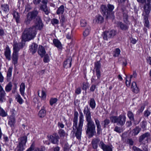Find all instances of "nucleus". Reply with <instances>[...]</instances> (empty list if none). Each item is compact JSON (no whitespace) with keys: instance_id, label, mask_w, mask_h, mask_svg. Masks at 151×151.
Listing matches in <instances>:
<instances>
[{"instance_id":"obj_12","label":"nucleus","mask_w":151,"mask_h":151,"mask_svg":"<svg viewBox=\"0 0 151 151\" xmlns=\"http://www.w3.org/2000/svg\"><path fill=\"white\" fill-rule=\"evenodd\" d=\"M83 113L85 116L87 122L92 121L91 118V114L89 108L88 106H86L84 108Z\"/></svg>"},{"instance_id":"obj_16","label":"nucleus","mask_w":151,"mask_h":151,"mask_svg":"<svg viewBox=\"0 0 151 151\" xmlns=\"http://www.w3.org/2000/svg\"><path fill=\"white\" fill-rule=\"evenodd\" d=\"M100 142V140L98 138H95L93 139L91 141L93 148L94 149H97L98 147V145Z\"/></svg>"},{"instance_id":"obj_9","label":"nucleus","mask_w":151,"mask_h":151,"mask_svg":"<svg viewBox=\"0 0 151 151\" xmlns=\"http://www.w3.org/2000/svg\"><path fill=\"white\" fill-rule=\"evenodd\" d=\"M116 32L114 30H111L104 32L103 38L107 40L108 39L113 38L116 34Z\"/></svg>"},{"instance_id":"obj_18","label":"nucleus","mask_w":151,"mask_h":151,"mask_svg":"<svg viewBox=\"0 0 151 151\" xmlns=\"http://www.w3.org/2000/svg\"><path fill=\"white\" fill-rule=\"evenodd\" d=\"M14 115V114H12L9 117V120L8 122L9 125L12 127H14L15 123V119Z\"/></svg>"},{"instance_id":"obj_47","label":"nucleus","mask_w":151,"mask_h":151,"mask_svg":"<svg viewBox=\"0 0 151 151\" xmlns=\"http://www.w3.org/2000/svg\"><path fill=\"white\" fill-rule=\"evenodd\" d=\"M120 50L119 48H116L114 51V54L113 55L114 57H118L120 54Z\"/></svg>"},{"instance_id":"obj_26","label":"nucleus","mask_w":151,"mask_h":151,"mask_svg":"<svg viewBox=\"0 0 151 151\" xmlns=\"http://www.w3.org/2000/svg\"><path fill=\"white\" fill-rule=\"evenodd\" d=\"M90 107L92 109H93L96 107V102L93 98H91L88 102Z\"/></svg>"},{"instance_id":"obj_23","label":"nucleus","mask_w":151,"mask_h":151,"mask_svg":"<svg viewBox=\"0 0 151 151\" xmlns=\"http://www.w3.org/2000/svg\"><path fill=\"white\" fill-rule=\"evenodd\" d=\"M47 4H42L40 5V9L44 11L46 14H48L49 12L47 7Z\"/></svg>"},{"instance_id":"obj_15","label":"nucleus","mask_w":151,"mask_h":151,"mask_svg":"<svg viewBox=\"0 0 151 151\" xmlns=\"http://www.w3.org/2000/svg\"><path fill=\"white\" fill-rule=\"evenodd\" d=\"M94 120L97 127V134L98 135H99L102 132L101 127L100 125V121L97 118H94Z\"/></svg>"},{"instance_id":"obj_63","label":"nucleus","mask_w":151,"mask_h":151,"mask_svg":"<svg viewBox=\"0 0 151 151\" xmlns=\"http://www.w3.org/2000/svg\"><path fill=\"white\" fill-rule=\"evenodd\" d=\"M34 145L33 144H32L30 147L26 151H32L34 149Z\"/></svg>"},{"instance_id":"obj_6","label":"nucleus","mask_w":151,"mask_h":151,"mask_svg":"<svg viewBox=\"0 0 151 151\" xmlns=\"http://www.w3.org/2000/svg\"><path fill=\"white\" fill-rule=\"evenodd\" d=\"M19 139V142L15 149V151H23L25 149L27 137L26 136H23L20 138Z\"/></svg>"},{"instance_id":"obj_59","label":"nucleus","mask_w":151,"mask_h":151,"mask_svg":"<svg viewBox=\"0 0 151 151\" xmlns=\"http://www.w3.org/2000/svg\"><path fill=\"white\" fill-rule=\"evenodd\" d=\"M127 79L128 78L126 77L125 82L127 86L129 87L130 86L131 81L130 80V79H129V80L128 81Z\"/></svg>"},{"instance_id":"obj_40","label":"nucleus","mask_w":151,"mask_h":151,"mask_svg":"<svg viewBox=\"0 0 151 151\" xmlns=\"http://www.w3.org/2000/svg\"><path fill=\"white\" fill-rule=\"evenodd\" d=\"M7 113L0 106V116L5 117L7 116Z\"/></svg>"},{"instance_id":"obj_25","label":"nucleus","mask_w":151,"mask_h":151,"mask_svg":"<svg viewBox=\"0 0 151 151\" xmlns=\"http://www.w3.org/2000/svg\"><path fill=\"white\" fill-rule=\"evenodd\" d=\"M131 89L132 91L135 93H138L139 91V89L137 87L136 83L134 82H133L132 83L131 85Z\"/></svg>"},{"instance_id":"obj_27","label":"nucleus","mask_w":151,"mask_h":151,"mask_svg":"<svg viewBox=\"0 0 151 151\" xmlns=\"http://www.w3.org/2000/svg\"><path fill=\"white\" fill-rule=\"evenodd\" d=\"M38 45L37 44L33 43L32 44L30 48V50L32 54L35 53L37 51Z\"/></svg>"},{"instance_id":"obj_54","label":"nucleus","mask_w":151,"mask_h":151,"mask_svg":"<svg viewBox=\"0 0 151 151\" xmlns=\"http://www.w3.org/2000/svg\"><path fill=\"white\" fill-rule=\"evenodd\" d=\"M137 1L139 3L142 4H145L148 2H149L151 1V0H137Z\"/></svg>"},{"instance_id":"obj_17","label":"nucleus","mask_w":151,"mask_h":151,"mask_svg":"<svg viewBox=\"0 0 151 151\" xmlns=\"http://www.w3.org/2000/svg\"><path fill=\"white\" fill-rule=\"evenodd\" d=\"M11 50L8 46L5 50L4 55L6 58L9 60H11Z\"/></svg>"},{"instance_id":"obj_21","label":"nucleus","mask_w":151,"mask_h":151,"mask_svg":"<svg viewBox=\"0 0 151 151\" xmlns=\"http://www.w3.org/2000/svg\"><path fill=\"white\" fill-rule=\"evenodd\" d=\"M38 52L41 57H43L44 55L45 54L46 52L43 47L42 46H39Z\"/></svg>"},{"instance_id":"obj_60","label":"nucleus","mask_w":151,"mask_h":151,"mask_svg":"<svg viewBox=\"0 0 151 151\" xmlns=\"http://www.w3.org/2000/svg\"><path fill=\"white\" fill-rule=\"evenodd\" d=\"M61 17V18L60 19V22L61 23H63L65 22L66 19L64 16L63 15H62Z\"/></svg>"},{"instance_id":"obj_20","label":"nucleus","mask_w":151,"mask_h":151,"mask_svg":"<svg viewBox=\"0 0 151 151\" xmlns=\"http://www.w3.org/2000/svg\"><path fill=\"white\" fill-rule=\"evenodd\" d=\"M72 58L69 57L64 62L63 66L65 68H68L71 67V65Z\"/></svg>"},{"instance_id":"obj_42","label":"nucleus","mask_w":151,"mask_h":151,"mask_svg":"<svg viewBox=\"0 0 151 151\" xmlns=\"http://www.w3.org/2000/svg\"><path fill=\"white\" fill-rule=\"evenodd\" d=\"M43 62L45 63H48L50 60V57L48 55L46 54L44 56Z\"/></svg>"},{"instance_id":"obj_61","label":"nucleus","mask_w":151,"mask_h":151,"mask_svg":"<svg viewBox=\"0 0 151 151\" xmlns=\"http://www.w3.org/2000/svg\"><path fill=\"white\" fill-rule=\"evenodd\" d=\"M72 31L66 34V38L68 39H70L71 37Z\"/></svg>"},{"instance_id":"obj_62","label":"nucleus","mask_w":151,"mask_h":151,"mask_svg":"<svg viewBox=\"0 0 151 151\" xmlns=\"http://www.w3.org/2000/svg\"><path fill=\"white\" fill-rule=\"evenodd\" d=\"M45 148L43 147L40 148H36L34 151H45Z\"/></svg>"},{"instance_id":"obj_44","label":"nucleus","mask_w":151,"mask_h":151,"mask_svg":"<svg viewBox=\"0 0 151 151\" xmlns=\"http://www.w3.org/2000/svg\"><path fill=\"white\" fill-rule=\"evenodd\" d=\"M101 67V64L100 61H98L96 62L95 63V68L96 70H100Z\"/></svg>"},{"instance_id":"obj_41","label":"nucleus","mask_w":151,"mask_h":151,"mask_svg":"<svg viewBox=\"0 0 151 151\" xmlns=\"http://www.w3.org/2000/svg\"><path fill=\"white\" fill-rule=\"evenodd\" d=\"M91 30V28L90 27H87L83 33V35L84 36L86 37L89 34Z\"/></svg>"},{"instance_id":"obj_49","label":"nucleus","mask_w":151,"mask_h":151,"mask_svg":"<svg viewBox=\"0 0 151 151\" xmlns=\"http://www.w3.org/2000/svg\"><path fill=\"white\" fill-rule=\"evenodd\" d=\"M114 131L118 133H121L123 131L122 128L118 127L117 126H116L115 127L114 129Z\"/></svg>"},{"instance_id":"obj_7","label":"nucleus","mask_w":151,"mask_h":151,"mask_svg":"<svg viewBox=\"0 0 151 151\" xmlns=\"http://www.w3.org/2000/svg\"><path fill=\"white\" fill-rule=\"evenodd\" d=\"M38 14V12L37 11H34L29 12L27 15L26 18L25 19L24 23L27 25L29 24L31 21L36 18Z\"/></svg>"},{"instance_id":"obj_50","label":"nucleus","mask_w":151,"mask_h":151,"mask_svg":"<svg viewBox=\"0 0 151 151\" xmlns=\"http://www.w3.org/2000/svg\"><path fill=\"white\" fill-rule=\"evenodd\" d=\"M88 86V83L87 82H84L82 83V89L83 90H86Z\"/></svg>"},{"instance_id":"obj_4","label":"nucleus","mask_w":151,"mask_h":151,"mask_svg":"<svg viewBox=\"0 0 151 151\" xmlns=\"http://www.w3.org/2000/svg\"><path fill=\"white\" fill-rule=\"evenodd\" d=\"M111 122L114 123H116L117 124L122 126L126 122V117L123 115H120L119 116H112L110 117Z\"/></svg>"},{"instance_id":"obj_24","label":"nucleus","mask_w":151,"mask_h":151,"mask_svg":"<svg viewBox=\"0 0 151 151\" xmlns=\"http://www.w3.org/2000/svg\"><path fill=\"white\" fill-rule=\"evenodd\" d=\"M53 43L55 46L59 49H61L62 47V45L58 39H54Z\"/></svg>"},{"instance_id":"obj_57","label":"nucleus","mask_w":151,"mask_h":151,"mask_svg":"<svg viewBox=\"0 0 151 151\" xmlns=\"http://www.w3.org/2000/svg\"><path fill=\"white\" fill-rule=\"evenodd\" d=\"M59 134L60 136H63L65 135V132L64 130L60 129L59 131Z\"/></svg>"},{"instance_id":"obj_32","label":"nucleus","mask_w":151,"mask_h":151,"mask_svg":"<svg viewBox=\"0 0 151 151\" xmlns=\"http://www.w3.org/2000/svg\"><path fill=\"white\" fill-rule=\"evenodd\" d=\"M64 7L63 5H61L58 9L56 13L58 14H62L64 12Z\"/></svg>"},{"instance_id":"obj_14","label":"nucleus","mask_w":151,"mask_h":151,"mask_svg":"<svg viewBox=\"0 0 151 151\" xmlns=\"http://www.w3.org/2000/svg\"><path fill=\"white\" fill-rule=\"evenodd\" d=\"M59 137L57 134H54L50 136V140L53 144H57L58 142Z\"/></svg>"},{"instance_id":"obj_58","label":"nucleus","mask_w":151,"mask_h":151,"mask_svg":"<svg viewBox=\"0 0 151 151\" xmlns=\"http://www.w3.org/2000/svg\"><path fill=\"white\" fill-rule=\"evenodd\" d=\"M5 35V33L4 29L2 28H0V36L3 37Z\"/></svg>"},{"instance_id":"obj_3","label":"nucleus","mask_w":151,"mask_h":151,"mask_svg":"<svg viewBox=\"0 0 151 151\" xmlns=\"http://www.w3.org/2000/svg\"><path fill=\"white\" fill-rule=\"evenodd\" d=\"M114 9L113 5L109 4L107 6L102 5L101 6V9L104 17L107 19H113L114 18V13L113 10Z\"/></svg>"},{"instance_id":"obj_64","label":"nucleus","mask_w":151,"mask_h":151,"mask_svg":"<svg viewBox=\"0 0 151 151\" xmlns=\"http://www.w3.org/2000/svg\"><path fill=\"white\" fill-rule=\"evenodd\" d=\"M132 149L134 151H142L139 148L135 146H134L133 147Z\"/></svg>"},{"instance_id":"obj_37","label":"nucleus","mask_w":151,"mask_h":151,"mask_svg":"<svg viewBox=\"0 0 151 151\" xmlns=\"http://www.w3.org/2000/svg\"><path fill=\"white\" fill-rule=\"evenodd\" d=\"M12 84L11 82L9 83L6 86L5 90L6 92H9L12 89Z\"/></svg>"},{"instance_id":"obj_33","label":"nucleus","mask_w":151,"mask_h":151,"mask_svg":"<svg viewBox=\"0 0 151 151\" xmlns=\"http://www.w3.org/2000/svg\"><path fill=\"white\" fill-rule=\"evenodd\" d=\"M144 25L147 27H149V23L148 20L149 16L144 15Z\"/></svg>"},{"instance_id":"obj_28","label":"nucleus","mask_w":151,"mask_h":151,"mask_svg":"<svg viewBox=\"0 0 151 151\" xmlns=\"http://www.w3.org/2000/svg\"><path fill=\"white\" fill-rule=\"evenodd\" d=\"M25 88V86L24 83H22L20 86L19 91L21 95L24 96V90Z\"/></svg>"},{"instance_id":"obj_29","label":"nucleus","mask_w":151,"mask_h":151,"mask_svg":"<svg viewBox=\"0 0 151 151\" xmlns=\"http://www.w3.org/2000/svg\"><path fill=\"white\" fill-rule=\"evenodd\" d=\"M122 11L123 12V17L124 21L126 23L128 22V15L127 14V11L125 9L124 10L122 9Z\"/></svg>"},{"instance_id":"obj_53","label":"nucleus","mask_w":151,"mask_h":151,"mask_svg":"<svg viewBox=\"0 0 151 151\" xmlns=\"http://www.w3.org/2000/svg\"><path fill=\"white\" fill-rule=\"evenodd\" d=\"M51 22L52 24L54 25L55 24H58L59 23V21L56 19H53L51 20Z\"/></svg>"},{"instance_id":"obj_11","label":"nucleus","mask_w":151,"mask_h":151,"mask_svg":"<svg viewBox=\"0 0 151 151\" xmlns=\"http://www.w3.org/2000/svg\"><path fill=\"white\" fill-rule=\"evenodd\" d=\"M24 45V44L22 42L17 43L16 41H14L13 45V52L18 53L19 50L23 48Z\"/></svg>"},{"instance_id":"obj_31","label":"nucleus","mask_w":151,"mask_h":151,"mask_svg":"<svg viewBox=\"0 0 151 151\" xmlns=\"http://www.w3.org/2000/svg\"><path fill=\"white\" fill-rule=\"evenodd\" d=\"M96 22L97 23H101L104 22L103 17L101 15L96 16L95 19Z\"/></svg>"},{"instance_id":"obj_5","label":"nucleus","mask_w":151,"mask_h":151,"mask_svg":"<svg viewBox=\"0 0 151 151\" xmlns=\"http://www.w3.org/2000/svg\"><path fill=\"white\" fill-rule=\"evenodd\" d=\"M86 126V132L89 138L92 137L96 133V126L93 122H87Z\"/></svg>"},{"instance_id":"obj_35","label":"nucleus","mask_w":151,"mask_h":151,"mask_svg":"<svg viewBox=\"0 0 151 151\" xmlns=\"http://www.w3.org/2000/svg\"><path fill=\"white\" fill-rule=\"evenodd\" d=\"M12 67H10L9 68L7 73V77L8 80H10L12 76Z\"/></svg>"},{"instance_id":"obj_55","label":"nucleus","mask_w":151,"mask_h":151,"mask_svg":"<svg viewBox=\"0 0 151 151\" xmlns=\"http://www.w3.org/2000/svg\"><path fill=\"white\" fill-rule=\"evenodd\" d=\"M150 112L148 110H146L144 112V115L146 117H148V116L150 115Z\"/></svg>"},{"instance_id":"obj_56","label":"nucleus","mask_w":151,"mask_h":151,"mask_svg":"<svg viewBox=\"0 0 151 151\" xmlns=\"http://www.w3.org/2000/svg\"><path fill=\"white\" fill-rule=\"evenodd\" d=\"M96 88V85H92L90 87V91H91L93 92Z\"/></svg>"},{"instance_id":"obj_38","label":"nucleus","mask_w":151,"mask_h":151,"mask_svg":"<svg viewBox=\"0 0 151 151\" xmlns=\"http://www.w3.org/2000/svg\"><path fill=\"white\" fill-rule=\"evenodd\" d=\"M118 25L121 29L122 30H126L128 28V27L127 25L124 24L121 22H119Z\"/></svg>"},{"instance_id":"obj_43","label":"nucleus","mask_w":151,"mask_h":151,"mask_svg":"<svg viewBox=\"0 0 151 151\" xmlns=\"http://www.w3.org/2000/svg\"><path fill=\"white\" fill-rule=\"evenodd\" d=\"M1 7L2 9L5 12H8L9 10V6L7 4H4L1 5Z\"/></svg>"},{"instance_id":"obj_46","label":"nucleus","mask_w":151,"mask_h":151,"mask_svg":"<svg viewBox=\"0 0 151 151\" xmlns=\"http://www.w3.org/2000/svg\"><path fill=\"white\" fill-rule=\"evenodd\" d=\"M140 125L142 129H145L146 128L147 122L145 121H143L140 123Z\"/></svg>"},{"instance_id":"obj_30","label":"nucleus","mask_w":151,"mask_h":151,"mask_svg":"<svg viewBox=\"0 0 151 151\" xmlns=\"http://www.w3.org/2000/svg\"><path fill=\"white\" fill-rule=\"evenodd\" d=\"M14 18L17 23L19 22V19L20 18V14L16 11L14 10L13 13Z\"/></svg>"},{"instance_id":"obj_22","label":"nucleus","mask_w":151,"mask_h":151,"mask_svg":"<svg viewBox=\"0 0 151 151\" xmlns=\"http://www.w3.org/2000/svg\"><path fill=\"white\" fill-rule=\"evenodd\" d=\"M46 114V111L44 107L41 109L39 112L38 116L40 118H42L44 117Z\"/></svg>"},{"instance_id":"obj_34","label":"nucleus","mask_w":151,"mask_h":151,"mask_svg":"<svg viewBox=\"0 0 151 151\" xmlns=\"http://www.w3.org/2000/svg\"><path fill=\"white\" fill-rule=\"evenodd\" d=\"M141 128L139 127H136L132 131L133 134L134 135H137L140 132Z\"/></svg>"},{"instance_id":"obj_13","label":"nucleus","mask_w":151,"mask_h":151,"mask_svg":"<svg viewBox=\"0 0 151 151\" xmlns=\"http://www.w3.org/2000/svg\"><path fill=\"white\" fill-rule=\"evenodd\" d=\"M99 146L104 151H112V145H106L102 141H100Z\"/></svg>"},{"instance_id":"obj_48","label":"nucleus","mask_w":151,"mask_h":151,"mask_svg":"<svg viewBox=\"0 0 151 151\" xmlns=\"http://www.w3.org/2000/svg\"><path fill=\"white\" fill-rule=\"evenodd\" d=\"M58 101V99L56 98H52L50 99V105H52L55 103H56Z\"/></svg>"},{"instance_id":"obj_1","label":"nucleus","mask_w":151,"mask_h":151,"mask_svg":"<svg viewBox=\"0 0 151 151\" xmlns=\"http://www.w3.org/2000/svg\"><path fill=\"white\" fill-rule=\"evenodd\" d=\"M38 23L29 27L26 28L22 33V40L25 42L33 39L35 37L37 29L41 30L43 27V24L40 17Z\"/></svg>"},{"instance_id":"obj_51","label":"nucleus","mask_w":151,"mask_h":151,"mask_svg":"<svg viewBox=\"0 0 151 151\" xmlns=\"http://www.w3.org/2000/svg\"><path fill=\"white\" fill-rule=\"evenodd\" d=\"M86 22L85 20L82 19L81 21V25L82 27H85L86 24Z\"/></svg>"},{"instance_id":"obj_52","label":"nucleus","mask_w":151,"mask_h":151,"mask_svg":"<svg viewBox=\"0 0 151 151\" xmlns=\"http://www.w3.org/2000/svg\"><path fill=\"white\" fill-rule=\"evenodd\" d=\"M46 95L45 92L43 90L42 91V93L41 96H40L43 100L45 99L46 97Z\"/></svg>"},{"instance_id":"obj_8","label":"nucleus","mask_w":151,"mask_h":151,"mask_svg":"<svg viewBox=\"0 0 151 151\" xmlns=\"http://www.w3.org/2000/svg\"><path fill=\"white\" fill-rule=\"evenodd\" d=\"M150 140V134L149 132L145 133L141 135L139 138V142L141 144H145Z\"/></svg>"},{"instance_id":"obj_45","label":"nucleus","mask_w":151,"mask_h":151,"mask_svg":"<svg viewBox=\"0 0 151 151\" xmlns=\"http://www.w3.org/2000/svg\"><path fill=\"white\" fill-rule=\"evenodd\" d=\"M110 123V120L108 119H105L103 122V124H104L103 125V127L104 128H105L106 126L108 125Z\"/></svg>"},{"instance_id":"obj_19","label":"nucleus","mask_w":151,"mask_h":151,"mask_svg":"<svg viewBox=\"0 0 151 151\" xmlns=\"http://www.w3.org/2000/svg\"><path fill=\"white\" fill-rule=\"evenodd\" d=\"M18 58V53L13 52L12 54V63L14 65H16L17 63Z\"/></svg>"},{"instance_id":"obj_39","label":"nucleus","mask_w":151,"mask_h":151,"mask_svg":"<svg viewBox=\"0 0 151 151\" xmlns=\"http://www.w3.org/2000/svg\"><path fill=\"white\" fill-rule=\"evenodd\" d=\"M127 116L131 120H134V115L132 111H129L127 113Z\"/></svg>"},{"instance_id":"obj_2","label":"nucleus","mask_w":151,"mask_h":151,"mask_svg":"<svg viewBox=\"0 0 151 151\" xmlns=\"http://www.w3.org/2000/svg\"><path fill=\"white\" fill-rule=\"evenodd\" d=\"M78 112L76 111H75L74 114L72 132L73 133H75L76 137L78 139H80L81 138L82 128L84 122V116L82 112L80 113V116H79V122L78 126Z\"/></svg>"},{"instance_id":"obj_10","label":"nucleus","mask_w":151,"mask_h":151,"mask_svg":"<svg viewBox=\"0 0 151 151\" xmlns=\"http://www.w3.org/2000/svg\"><path fill=\"white\" fill-rule=\"evenodd\" d=\"M143 9L142 15L149 16L151 10V1L145 4L143 6Z\"/></svg>"},{"instance_id":"obj_36","label":"nucleus","mask_w":151,"mask_h":151,"mask_svg":"<svg viewBox=\"0 0 151 151\" xmlns=\"http://www.w3.org/2000/svg\"><path fill=\"white\" fill-rule=\"evenodd\" d=\"M16 99L17 102L20 104H21L23 103V101L19 94H17L16 95Z\"/></svg>"}]
</instances>
